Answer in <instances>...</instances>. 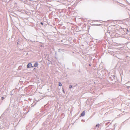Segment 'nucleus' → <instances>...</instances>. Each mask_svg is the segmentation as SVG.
I'll list each match as a JSON object with an SVG mask.
<instances>
[{
  "label": "nucleus",
  "mask_w": 130,
  "mask_h": 130,
  "mask_svg": "<svg viewBox=\"0 0 130 130\" xmlns=\"http://www.w3.org/2000/svg\"><path fill=\"white\" fill-rule=\"evenodd\" d=\"M33 67L32 66V64L31 63H28L27 66V68H32Z\"/></svg>",
  "instance_id": "1"
},
{
  "label": "nucleus",
  "mask_w": 130,
  "mask_h": 130,
  "mask_svg": "<svg viewBox=\"0 0 130 130\" xmlns=\"http://www.w3.org/2000/svg\"><path fill=\"white\" fill-rule=\"evenodd\" d=\"M85 115V111H83L81 113L80 116V117L84 116Z\"/></svg>",
  "instance_id": "2"
},
{
  "label": "nucleus",
  "mask_w": 130,
  "mask_h": 130,
  "mask_svg": "<svg viewBox=\"0 0 130 130\" xmlns=\"http://www.w3.org/2000/svg\"><path fill=\"white\" fill-rule=\"evenodd\" d=\"M38 63L37 62H36L35 63L33 67H37V66H38Z\"/></svg>",
  "instance_id": "3"
},
{
  "label": "nucleus",
  "mask_w": 130,
  "mask_h": 130,
  "mask_svg": "<svg viewBox=\"0 0 130 130\" xmlns=\"http://www.w3.org/2000/svg\"><path fill=\"white\" fill-rule=\"evenodd\" d=\"M59 86H62V84L60 82H59Z\"/></svg>",
  "instance_id": "4"
},
{
  "label": "nucleus",
  "mask_w": 130,
  "mask_h": 130,
  "mask_svg": "<svg viewBox=\"0 0 130 130\" xmlns=\"http://www.w3.org/2000/svg\"><path fill=\"white\" fill-rule=\"evenodd\" d=\"M72 86L71 85H70L69 88L70 89H71L72 88Z\"/></svg>",
  "instance_id": "5"
},
{
  "label": "nucleus",
  "mask_w": 130,
  "mask_h": 130,
  "mask_svg": "<svg viewBox=\"0 0 130 130\" xmlns=\"http://www.w3.org/2000/svg\"><path fill=\"white\" fill-rule=\"evenodd\" d=\"M99 126V124H97V125H96V127H97V126Z\"/></svg>",
  "instance_id": "6"
},
{
  "label": "nucleus",
  "mask_w": 130,
  "mask_h": 130,
  "mask_svg": "<svg viewBox=\"0 0 130 130\" xmlns=\"http://www.w3.org/2000/svg\"><path fill=\"white\" fill-rule=\"evenodd\" d=\"M1 99H2V100H4V98L3 97H2L1 98Z\"/></svg>",
  "instance_id": "7"
},
{
  "label": "nucleus",
  "mask_w": 130,
  "mask_h": 130,
  "mask_svg": "<svg viewBox=\"0 0 130 130\" xmlns=\"http://www.w3.org/2000/svg\"><path fill=\"white\" fill-rule=\"evenodd\" d=\"M40 24L42 25H43V23H42V22H41L40 23Z\"/></svg>",
  "instance_id": "8"
},
{
  "label": "nucleus",
  "mask_w": 130,
  "mask_h": 130,
  "mask_svg": "<svg viewBox=\"0 0 130 130\" xmlns=\"http://www.w3.org/2000/svg\"><path fill=\"white\" fill-rule=\"evenodd\" d=\"M127 88H128V87H127Z\"/></svg>",
  "instance_id": "9"
},
{
  "label": "nucleus",
  "mask_w": 130,
  "mask_h": 130,
  "mask_svg": "<svg viewBox=\"0 0 130 130\" xmlns=\"http://www.w3.org/2000/svg\"><path fill=\"white\" fill-rule=\"evenodd\" d=\"M89 65L90 66H91V65H90V64H89Z\"/></svg>",
  "instance_id": "10"
}]
</instances>
